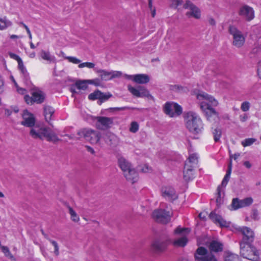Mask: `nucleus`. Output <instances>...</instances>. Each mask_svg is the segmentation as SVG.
<instances>
[{
    "label": "nucleus",
    "instance_id": "8",
    "mask_svg": "<svg viewBox=\"0 0 261 261\" xmlns=\"http://www.w3.org/2000/svg\"><path fill=\"white\" fill-rule=\"evenodd\" d=\"M128 90L134 96L137 97H146L148 99L154 100V97L149 93V91L144 87L138 86L134 87L128 85Z\"/></svg>",
    "mask_w": 261,
    "mask_h": 261
},
{
    "label": "nucleus",
    "instance_id": "42",
    "mask_svg": "<svg viewBox=\"0 0 261 261\" xmlns=\"http://www.w3.org/2000/svg\"><path fill=\"white\" fill-rule=\"evenodd\" d=\"M95 66V64L91 62H84L79 64L78 67L80 68L84 67H87L88 68H93Z\"/></svg>",
    "mask_w": 261,
    "mask_h": 261
},
{
    "label": "nucleus",
    "instance_id": "46",
    "mask_svg": "<svg viewBox=\"0 0 261 261\" xmlns=\"http://www.w3.org/2000/svg\"><path fill=\"white\" fill-rule=\"evenodd\" d=\"M170 6L172 8H176L178 6L181 4V1L180 0H171Z\"/></svg>",
    "mask_w": 261,
    "mask_h": 261
},
{
    "label": "nucleus",
    "instance_id": "64",
    "mask_svg": "<svg viewBox=\"0 0 261 261\" xmlns=\"http://www.w3.org/2000/svg\"><path fill=\"white\" fill-rule=\"evenodd\" d=\"M243 165L248 169H250L252 167L251 164L249 161H245Z\"/></svg>",
    "mask_w": 261,
    "mask_h": 261
},
{
    "label": "nucleus",
    "instance_id": "57",
    "mask_svg": "<svg viewBox=\"0 0 261 261\" xmlns=\"http://www.w3.org/2000/svg\"><path fill=\"white\" fill-rule=\"evenodd\" d=\"M101 97L99 98V99L102 100H106L108 99L111 96V95L110 94L109 95H107L103 93H101V95H100Z\"/></svg>",
    "mask_w": 261,
    "mask_h": 261
},
{
    "label": "nucleus",
    "instance_id": "50",
    "mask_svg": "<svg viewBox=\"0 0 261 261\" xmlns=\"http://www.w3.org/2000/svg\"><path fill=\"white\" fill-rule=\"evenodd\" d=\"M251 218L254 220H258L259 219L258 213L257 210H254L252 211L251 215Z\"/></svg>",
    "mask_w": 261,
    "mask_h": 261
},
{
    "label": "nucleus",
    "instance_id": "29",
    "mask_svg": "<svg viewBox=\"0 0 261 261\" xmlns=\"http://www.w3.org/2000/svg\"><path fill=\"white\" fill-rule=\"evenodd\" d=\"M188 242V239L186 237H181L175 240L173 242V244L176 247H184Z\"/></svg>",
    "mask_w": 261,
    "mask_h": 261
},
{
    "label": "nucleus",
    "instance_id": "62",
    "mask_svg": "<svg viewBox=\"0 0 261 261\" xmlns=\"http://www.w3.org/2000/svg\"><path fill=\"white\" fill-rule=\"evenodd\" d=\"M122 74V73L120 71H117L116 72H112L111 76L112 79L114 78L115 77L119 76Z\"/></svg>",
    "mask_w": 261,
    "mask_h": 261
},
{
    "label": "nucleus",
    "instance_id": "49",
    "mask_svg": "<svg viewBox=\"0 0 261 261\" xmlns=\"http://www.w3.org/2000/svg\"><path fill=\"white\" fill-rule=\"evenodd\" d=\"M24 98L25 102L28 104L32 105L34 102V99H33V97L32 95V97H30L28 95H25Z\"/></svg>",
    "mask_w": 261,
    "mask_h": 261
},
{
    "label": "nucleus",
    "instance_id": "1",
    "mask_svg": "<svg viewBox=\"0 0 261 261\" xmlns=\"http://www.w3.org/2000/svg\"><path fill=\"white\" fill-rule=\"evenodd\" d=\"M23 121L21 124L27 127H33L30 132V135L34 139L43 140L56 143L60 139L50 128L43 126L35 125V119L34 115L25 110L22 114Z\"/></svg>",
    "mask_w": 261,
    "mask_h": 261
},
{
    "label": "nucleus",
    "instance_id": "31",
    "mask_svg": "<svg viewBox=\"0 0 261 261\" xmlns=\"http://www.w3.org/2000/svg\"><path fill=\"white\" fill-rule=\"evenodd\" d=\"M97 72L100 73V76L102 80L108 81L112 79L111 72L107 71L104 70H99Z\"/></svg>",
    "mask_w": 261,
    "mask_h": 261
},
{
    "label": "nucleus",
    "instance_id": "6",
    "mask_svg": "<svg viewBox=\"0 0 261 261\" xmlns=\"http://www.w3.org/2000/svg\"><path fill=\"white\" fill-rule=\"evenodd\" d=\"M195 261H218L216 256L203 247H198L195 254Z\"/></svg>",
    "mask_w": 261,
    "mask_h": 261
},
{
    "label": "nucleus",
    "instance_id": "32",
    "mask_svg": "<svg viewBox=\"0 0 261 261\" xmlns=\"http://www.w3.org/2000/svg\"><path fill=\"white\" fill-rule=\"evenodd\" d=\"M198 163V156L196 154H191L189 158L188 161L186 163H188V165L192 166V167L194 168L195 165Z\"/></svg>",
    "mask_w": 261,
    "mask_h": 261
},
{
    "label": "nucleus",
    "instance_id": "28",
    "mask_svg": "<svg viewBox=\"0 0 261 261\" xmlns=\"http://www.w3.org/2000/svg\"><path fill=\"white\" fill-rule=\"evenodd\" d=\"M41 58L44 60H46L49 62H56V58L54 56H51L49 51L42 50L40 54Z\"/></svg>",
    "mask_w": 261,
    "mask_h": 261
},
{
    "label": "nucleus",
    "instance_id": "44",
    "mask_svg": "<svg viewBox=\"0 0 261 261\" xmlns=\"http://www.w3.org/2000/svg\"><path fill=\"white\" fill-rule=\"evenodd\" d=\"M139 129V125L136 122H132L130 124V127L129 128L130 132L132 133H136Z\"/></svg>",
    "mask_w": 261,
    "mask_h": 261
},
{
    "label": "nucleus",
    "instance_id": "5",
    "mask_svg": "<svg viewBox=\"0 0 261 261\" xmlns=\"http://www.w3.org/2000/svg\"><path fill=\"white\" fill-rule=\"evenodd\" d=\"M77 134L81 137H83L91 143L94 144H97L101 138L100 132L90 128L81 129L79 131Z\"/></svg>",
    "mask_w": 261,
    "mask_h": 261
},
{
    "label": "nucleus",
    "instance_id": "14",
    "mask_svg": "<svg viewBox=\"0 0 261 261\" xmlns=\"http://www.w3.org/2000/svg\"><path fill=\"white\" fill-rule=\"evenodd\" d=\"M97 122L96 127L99 129L106 130L110 127L113 123V119L112 118L99 116L96 118Z\"/></svg>",
    "mask_w": 261,
    "mask_h": 261
},
{
    "label": "nucleus",
    "instance_id": "10",
    "mask_svg": "<svg viewBox=\"0 0 261 261\" xmlns=\"http://www.w3.org/2000/svg\"><path fill=\"white\" fill-rule=\"evenodd\" d=\"M153 218L158 222L163 224L168 223L171 219L170 212L163 209H158L152 213Z\"/></svg>",
    "mask_w": 261,
    "mask_h": 261
},
{
    "label": "nucleus",
    "instance_id": "40",
    "mask_svg": "<svg viewBox=\"0 0 261 261\" xmlns=\"http://www.w3.org/2000/svg\"><path fill=\"white\" fill-rule=\"evenodd\" d=\"M256 139H254V138L246 139L242 142V145L244 147L250 146L253 143H254L256 141Z\"/></svg>",
    "mask_w": 261,
    "mask_h": 261
},
{
    "label": "nucleus",
    "instance_id": "55",
    "mask_svg": "<svg viewBox=\"0 0 261 261\" xmlns=\"http://www.w3.org/2000/svg\"><path fill=\"white\" fill-rule=\"evenodd\" d=\"M21 73H22L25 79L26 80H28L29 79V74L26 68H24L23 70H20Z\"/></svg>",
    "mask_w": 261,
    "mask_h": 261
},
{
    "label": "nucleus",
    "instance_id": "7",
    "mask_svg": "<svg viewBox=\"0 0 261 261\" xmlns=\"http://www.w3.org/2000/svg\"><path fill=\"white\" fill-rule=\"evenodd\" d=\"M229 32L233 36L232 44L237 47H242L245 41V37L242 32L234 25H230Z\"/></svg>",
    "mask_w": 261,
    "mask_h": 261
},
{
    "label": "nucleus",
    "instance_id": "15",
    "mask_svg": "<svg viewBox=\"0 0 261 261\" xmlns=\"http://www.w3.org/2000/svg\"><path fill=\"white\" fill-rule=\"evenodd\" d=\"M253 199L251 197H247L243 199H239L238 198H236L232 199L231 206L233 210H236L250 205L253 203Z\"/></svg>",
    "mask_w": 261,
    "mask_h": 261
},
{
    "label": "nucleus",
    "instance_id": "9",
    "mask_svg": "<svg viewBox=\"0 0 261 261\" xmlns=\"http://www.w3.org/2000/svg\"><path fill=\"white\" fill-rule=\"evenodd\" d=\"M164 111L166 115L173 117L179 116L182 113V108L176 103L168 102L164 106Z\"/></svg>",
    "mask_w": 261,
    "mask_h": 261
},
{
    "label": "nucleus",
    "instance_id": "18",
    "mask_svg": "<svg viewBox=\"0 0 261 261\" xmlns=\"http://www.w3.org/2000/svg\"><path fill=\"white\" fill-rule=\"evenodd\" d=\"M210 252L218 253L222 252L223 250V243L218 240H214L210 242L208 245Z\"/></svg>",
    "mask_w": 261,
    "mask_h": 261
},
{
    "label": "nucleus",
    "instance_id": "54",
    "mask_svg": "<svg viewBox=\"0 0 261 261\" xmlns=\"http://www.w3.org/2000/svg\"><path fill=\"white\" fill-rule=\"evenodd\" d=\"M257 72L258 76L261 79V61L258 62L257 63Z\"/></svg>",
    "mask_w": 261,
    "mask_h": 261
},
{
    "label": "nucleus",
    "instance_id": "59",
    "mask_svg": "<svg viewBox=\"0 0 261 261\" xmlns=\"http://www.w3.org/2000/svg\"><path fill=\"white\" fill-rule=\"evenodd\" d=\"M17 92L21 94H24L26 93L27 90L22 88L18 87L17 88Z\"/></svg>",
    "mask_w": 261,
    "mask_h": 261
},
{
    "label": "nucleus",
    "instance_id": "58",
    "mask_svg": "<svg viewBox=\"0 0 261 261\" xmlns=\"http://www.w3.org/2000/svg\"><path fill=\"white\" fill-rule=\"evenodd\" d=\"M248 118V115L246 114H244L243 115L240 116V120L241 122H245Z\"/></svg>",
    "mask_w": 261,
    "mask_h": 261
},
{
    "label": "nucleus",
    "instance_id": "17",
    "mask_svg": "<svg viewBox=\"0 0 261 261\" xmlns=\"http://www.w3.org/2000/svg\"><path fill=\"white\" fill-rule=\"evenodd\" d=\"M239 14L248 21H250L254 17L253 10L248 6L242 7L240 9Z\"/></svg>",
    "mask_w": 261,
    "mask_h": 261
},
{
    "label": "nucleus",
    "instance_id": "16",
    "mask_svg": "<svg viewBox=\"0 0 261 261\" xmlns=\"http://www.w3.org/2000/svg\"><path fill=\"white\" fill-rule=\"evenodd\" d=\"M162 196L166 199L172 201L177 198L175 190L171 187H165L162 189Z\"/></svg>",
    "mask_w": 261,
    "mask_h": 261
},
{
    "label": "nucleus",
    "instance_id": "2",
    "mask_svg": "<svg viewBox=\"0 0 261 261\" xmlns=\"http://www.w3.org/2000/svg\"><path fill=\"white\" fill-rule=\"evenodd\" d=\"M185 119L187 128L194 134H198L203 129V123L199 115L192 111L185 114Z\"/></svg>",
    "mask_w": 261,
    "mask_h": 261
},
{
    "label": "nucleus",
    "instance_id": "48",
    "mask_svg": "<svg viewBox=\"0 0 261 261\" xmlns=\"http://www.w3.org/2000/svg\"><path fill=\"white\" fill-rule=\"evenodd\" d=\"M217 198L216 199V202L217 204H220L221 202V188L219 186L217 188Z\"/></svg>",
    "mask_w": 261,
    "mask_h": 261
},
{
    "label": "nucleus",
    "instance_id": "24",
    "mask_svg": "<svg viewBox=\"0 0 261 261\" xmlns=\"http://www.w3.org/2000/svg\"><path fill=\"white\" fill-rule=\"evenodd\" d=\"M118 164L122 170L123 174H125L126 171H128L133 168L131 164L123 157H120L118 159Z\"/></svg>",
    "mask_w": 261,
    "mask_h": 261
},
{
    "label": "nucleus",
    "instance_id": "39",
    "mask_svg": "<svg viewBox=\"0 0 261 261\" xmlns=\"http://www.w3.org/2000/svg\"><path fill=\"white\" fill-rule=\"evenodd\" d=\"M101 95V92L98 90L94 91V92L90 93L88 95V98L90 100H95L97 99H99V97H101L100 95Z\"/></svg>",
    "mask_w": 261,
    "mask_h": 261
},
{
    "label": "nucleus",
    "instance_id": "4",
    "mask_svg": "<svg viewBox=\"0 0 261 261\" xmlns=\"http://www.w3.org/2000/svg\"><path fill=\"white\" fill-rule=\"evenodd\" d=\"M197 98L200 101V108L201 110H204L202 106L211 108L216 107L218 106L219 102L213 96L208 95L205 92L198 93L196 95Z\"/></svg>",
    "mask_w": 261,
    "mask_h": 261
},
{
    "label": "nucleus",
    "instance_id": "21",
    "mask_svg": "<svg viewBox=\"0 0 261 261\" xmlns=\"http://www.w3.org/2000/svg\"><path fill=\"white\" fill-rule=\"evenodd\" d=\"M126 179L133 184L136 182L138 179V175L135 169L132 168L128 171H126L125 174H123Z\"/></svg>",
    "mask_w": 261,
    "mask_h": 261
},
{
    "label": "nucleus",
    "instance_id": "37",
    "mask_svg": "<svg viewBox=\"0 0 261 261\" xmlns=\"http://www.w3.org/2000/svg\"><path fill=\"white\" fill-rule=\"evenodd\" d=\"M87 81H79L75 83V86L80 90H85L87 88Z\"/></svg>",
    "mask_w": 261,
    "mask_h": 261
},
{
    "label": "nucleus",
    "instance_id": "63",
    "mask_svg": "<svg viewBox=\"0 0 261 261\" xmlns=\"http://www.w3.org/2000/svg\"><path fill=\"white\" fill-rule=\"evenodd\" d=\"M18 68H19V70H23V69L25 68V67L23 65V62H22V60H21L20 61H19V62H18Z\"/></svg>",
    "mask_w": 261,
    "mask_h": 261
},
{
    "label": "nucleus",
    "instance_id": "60",
    "mask_svg": "<svg viewBox=\"0 0 261 261\" xmlns=\"http://www.w3.org/2000/svg\"><path fill=\"white\" fill-rule=\"evenodd\" d=\"M221 118L223 120H230V116L227 113H224L221 116Z\"/></svg>",
    "mask_w": 261,
    "mask_h": 261
},
{
    "label": "nucleus",
    "instance_id": "43",
    "mask_svg": "<svg viewBox=\"0 0 261 261\" xmlns=\"http://www.w3.org/2000/svg\"><path fill=\"white\" fill-rule=\"evenodd\" d=\"M65 58L68 60L69 62L73 64H80L81 62V61L80 59L74 57L68 56L66 57Z\"/></svg>",
    "mask_w": 261,
    "mask_h": 261
},
{
    "label": "nucleus",
    "instance_id": "30",
    "mask_svg": "<svg viewBox=\"0 0 261 261\" xmlns=\"http://www.w3.org/2000/svg\"><path fill=\"white\" fill-rule=\"evenodd\" d=\"M2 251L4 253L6 257L10 259L11 261H16V259L11 253L9 248L7 246H2Z\"/></svg>",
    "mask_w": 261,
    "mask_h": 261
},
{
    "label": "nucleus",
    "instance_id": "3",
    "mask_svg": "<svg viewBox=\"0 0 261 261\" xmlns=\"http://www.w3.org/2000/svg\"><path fill=\"white\" fill-rule=\"evenodd\" d=\"M252 244L240 243V254L248 259L258 261L259 259V252Z\"/></svg>",
    "mask_w": 261,
    "mask_h": 261
},
{
    "label": "nucleus",
    "instance_id": "38",
    "mask_svg": "<svg viewBox=\"0 0 261 261\" xmlns=\"http://www.w3.org/2000/svg\"><path fill=\"white\" fill-rule=\"evenodd\" d=\"M169 88L170 91L177 93L180 92L184 90L182 86L178 85H170Z\"/></svg>",
    "mask_w": 261,
    "mask_h": 261
},
{
    "label": "nucleus",
    "instance_id": "23",
    "mask_svg": "<svg viewBox=\"0 0 261 261\" xmlns=\"http://www.w3.org/2000/svg\"><path fill=\"white\" fill-rule=\"evenodd\" d=\"M210 218L216 224H219L221 226H226L227 225L226 221H225L221 216L212 212L209 215Z\"/></svg>",
    "mask_w": 261,
    "mask_h": 261
},
{
    "label": "nucleus",
    "instance_id": "26",
    "mask_svg": "<svg viewBox=\"0 0 261 261\" xmlns=\"http://www.w3.org/2000/svg\"><path fill=\"white\" fill-rule=\"evenodd\" d=\"M232 156V155L230 154V161H229V163L228 165V169H227L226 173L224 177L223 178L222 183H221V186L224 187H226V186L227 185V184L230 179V174H231V171H232V163H231V157Z\"/></svg>",
    "mask_w": 261,
    "mask_h": 261
},
{
    "label": "nucleus",
    "instance_id": "36",
    "mask_svg": "<svg viewBox=\"0 0 261 261\" xmlns=\"http://www.w3.org/2000/svg\"><path fill=\"white\" fill-rule=\"evenodd\" d=\"M225 261H240L238 255L228 253L225 256Z\"/></svg>",
    "mask_w": 261,
    "mask_h": 261
},
{
    "label": "nucleus",
    "instance_id": "20",
    "mask_svg": "<svg viewBox=\"0 0 261 261\" xmlns=\"http://www.w3.org/2000/svg\"><path fill=\"white\" fill-rule=\"evenodd\" d=\"M194 168L192 167V166L188 165V163L185 164V166L184 168L183 174H184V179L186 181H189L192 180L194 177Z\"/></svg>",
    "mask_w": 261,
    "mask_h": 261
},
{
    "label": "nucleus",
    "instance_id": "45",
    "mask_svg": "<svg viewBox=\"0 0 261 261\" xmlns=\"http://www.w3.org/2000/svg\"><path fill=\"white\" fill-rule=\"evenodd\" d=\"M250 106L248 101H244L241 104V109L243 111L246 112L249 110Z\"/></svg>",
    "mask_w": 261,
    "mask_h": 261
},
{
    "label": "nucleus",
    "instance_id": "22",
    "mask_svg": "<svg viewBox=\"0 0 261 261\" xmlns=\"http://www.w3.org/2000/svg\"><path fill=\"white\" fill-rule=\"evenodd\" d=\"M32 95H33L34 102L40 104L44 101L45 94L39 90H35L33 91Z\"/></svg>",
    "mask_w": 261,
    "mask_h": 261
},
{
    "label": "nucleus",
    "instance_id": "27",
    "mask_svg": "<svg viewBox=\"0 0 261 261\" xmlns=\"http://www.w3.org/2000/svg\"><path fill=\"white\" fill-rule=\"evenodd\" d=\"M54 112L55 110L53 107L48 105H44V115L47 122H49L51 120V116Z\"/></svg>",
    "mask_w": 261,
    "mask_h": 261
},
{
    "label": "nucleus",
    "instance_id": "61",
    "mask_svg": "<svg viewBox=\"0 0 261 261\" xmlns=\"http://www.w3.org/2000/svg\"><path fill=\"white\" fill-rule=\"evenodd\" d=\"M209 24L211 25L215 26L216 25V21L215 19L212 17H210L208 19Z\"/></svg>",
    "mask_w": 261,
    "mask_h": 261
},
{
    "label": "nucleus",
    "instance_id": "13",
    "mask_svg": "<svg viewBox=\"0 0 261 261\" xmlns=\"http://www.w3.org/2000/svg\"><path fill=\"white\" fill-rule=\"evenodd\" d=\"M184 8L189 10V11L186 13V15L188 17H193L196 19H199L200 18L201 11L200 9L190 1H187L184 5Z\"/></svg>",
    "mask_w": 261,
    "mask_h": 261
},
{
    "label": "nucleus",
    "instance_id": "35",
    "mask_svg": "<svg viewBox=\"0 0 261 261\" xmlns=\"http://www.w3.org/2000/svg\"><path fill=\"white\" fill-rule=\"evenodd\" d=\"M214 139L215 142H218L221 137L222 130L219 128H215L212 132Z\"/></svg>",
    "mask_w": 261,
    "mask_h": 261
},
{
    "label": "nucleus",
    "instance_id": "41",
    "mask_svg": "<svg viewBox=\"0 0 261 261\" xmlns=\"http://www.w3.org/2000/svg\"><path fill=\"white\" fill-rule=\"evenodd\" d=\"M48 241L54 247V254L56 256H58L59 255V247L58 243L56 241L50 239H48Z\"/></svg>",
    "mask_w": 261,
    "mask_h": 261
},
{
    "label": "nucleus",
    "instance_id": "52",
    "mask_svg": "<svg viewBox=\"0 0 261 261\" xmlns=\"http://www.w3.org/2000/svg\"><path fill=\"white\" fill-rule=\"evenodd\" d=\"M185 230L187 231L188 232H190V230L188 228H181L180 227H177L175 229L174 232L175 233H181Z\"/></svg>",
    "mask_w": 261,
    "mask_h": 261
},
{
    "label": "nucleus",
    "instance_id": "51",
    "mask_svg": "<svg viewBox=\"0 0 261 261\" xmlns=\"http://www.w3.org/2000/svg\"><path fill=\"white\" fill-rule=\"evenodd\" d=\"M9 55L12 59H13L15 60H16L17 62H19V61H20L21 59L16 54H15L12 53H9Z\"/></svg>",
    "mask_w": 261,
    "mask_h": 261
},
{
    "label": "nucleus",
    "instance_id": "33",
    "mask_svg": "<svg viewBox=\"0 0 261 261\" xmlns=\"http://www.w3.org/2000/svg\"><path fill=\"white\" fill-rule=\"evenodd\" d=\"M12 25V22L8 20L6 17L0 18V30H3Z\"/></svg>",
    "mask_w": 261,
    "mask_h": 261
},
{
    "label": "nucleus",
    "instance_id": "12",
    "mask_svg": "<svg viewBox=\"0 0 261 261\" xmlns=\"http://www.w3.org/2000/svg\"><path fill=\"white\" fill-rule=\"evenodd\" d=\"M238 230L242 234L243 238L240 243H252L254 239V233L249 227L243 226L240 227Z\"/></svg>",
    "mask_w": 261,
    "mask_h": 261
},
{
    "label": "nucleus",
    "instance_id": "34",
    "mask_svg": "<svg viewBox=\"0 0 261 261\" xmlns=\"http://www.w3.org/2000/svg\"><path fill=\"white\" fill-rule=\"evenodd\" d=\"M68 208L69 211V213L70 215L71 220L74 222H78L80 221V217H79L76 213L70 206H68Z\"/></svg>",
    "mask_w": 261,
    "mask_h": 261
},
{
    "label": "nucleus",
    "instance_id": "11",
    "mask_svg": "<svg viewBox=\"0 0 261 261\" xmlns=\"http://www.w3.org/2000/svg\"><path fill=\"white\" fill-rule=\"evenodd\" d=\"M204 110H202L206 120L212 123H218L220 120L219 113L215 110L214 108H211L202 106Z\"/></svg>",
    "mask_w": 261,
    "mask_h": 261
},
{
    "label": "nucleus",
    "instance_id": "56",
    "mask_svg": "<svg viewBox=\"0 0 261 261\" xmlns=\"http://www.w3.org/2000/svg\"><path fill=\"white\" fill-rule=\"evenodd\" d=\"M87 82L89 84H94L96 86H98L99 85V80L98 79L87 80Z\"/></svg>",
    "mask_w": 261,
    "mask_h": 261
},
{
    "label": "nucleus",
    "instance_id": "25",
    "mask_svg": "<svg viewBox=\"0 0 261 261\" xmlns=\"http://www.w3.org/2000/svg\"><path fill=\"white\" fill-rule=\"evenodd\" d=\"M149 80V76L147 74H135L134 82L139 84H145L148 83Z\"/></svg>",
    "mask_w": 261,
    "mask_h": 261
},
{
    "label": "nucleus",
    "instance_id": "47",
    "mask_svg": "<svg viewBox=\"0 0 261 261\" xmlns=\"http://www.w3.org/2000/svg\"><path fill=\"white\" fill-rule=\"evenodd\" d=\"M130 109L129 107H116V108H110L109 110L110 112H114L117 111H123L125 110Z\"/></svg>",
    "mask_w": 261,
    "mask_h": 261
},
{
    "label": "nucleus",
    "instance_id": "19",
    "mask_svg": "<svg viewBox=\"0 0 261 261\" xmlns=\"http://www.w3.org/2000/svg\"><path fill=\"white\" fill-rule=\"evenodd\" d=\"M171 242V241L168 238L164 240L158 239L154 241L152 247L156 251H163L166 249L168 245Z\"/></svg>",
    "mask_w": 261,
    "mask_h": 261
},
{
    "label": "nucleus",
    "instance_id": "53",
    "mask_svg": "<svg viewBox=\"0 0 261 261\" xmlns=\"http://www.w3.org/2000/svg\"><path fill=\"white\" fill-rule=\"evenodd\" d=\"M141 171L144 173L149 172L151 171V168L149 166L145 165L141 169Z\"/></svg>",
    "mask_w": 261,
    "mask_h": 261
}]
</instances>
